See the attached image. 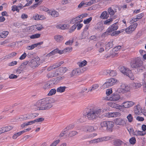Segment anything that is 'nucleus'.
<instances>
[{"label": "nucleus", "mask_w": 146, "mask_h": 146, "mask_svg": "<svg viewBox=\"0 0 146 146\" xmlns=\"http://www.w3.org/2000/svg\"><path fill=\"white\" fill-rule=\"evenodd\" d=\"M52 99L49 98L42 99L37 101L35 106L36 110H46L49 109L52 107Z\"/></svg>", "instance_id": "f257e3e1"}, {"label": "nucleus", "mask_w": 146, "mask_h": 146, "mask_svg": "<svg viewBox=\"0 0 146 146\" xmlns=\"http://www.w3.org/2000/svg\"><path fill=\"white\" fill-rule=\"evenodd\" d=\"M59 72L61 73H64L67 70V69L66 67H60L58 69Z\"/></svg>", "instance_id": "4c0bfd02"}, {"label": "nucleus", "mask_w": 146, "mask_h": 146, "mask_svg": "<svg viewBox=\"0 0 146 146\" xmlns=\"http://www.w3.org/2000/svg\"><path fill=\"white\" fill-rule=\"evenodd\" d=\"M107 72L111 76H114L117 74V72L115 70H108Z\"/></svg>", "instance_id": "7c9ffc66"}, {"label": "nucleus", "mask_w": 146, "mask_h": 146, "mask_svg": "<svg viewBox=\"0 0 146 146\" xmlns=\"http://www.w3.org/2000/svg\"><path fill=\"white\" fill-rule=\"evenodd\" d=\"M127 118L129 122H131L133 120V117L131 114H129L127 117Z\"/></svg>", "instance_id": "a18cd8bd"}, {"label": "nucleus", "mask_w": 146, "mask_h": 146, "mask_svg": "<svg viewBox=\"0 0 146 146\" xmlns=\"http://www.w3.org/2000/svg\"><path fill=\"white\" fill-rule=\"evenodd\" d=\"M74 42V40L73 39H72L71 40H69L67 41L65 43V44L66 45H71Z\"/></svg>", "instance_id": "052dcab7"}, {"label": "nucleus", "mask_w": 146, "mask_h": 146, "mask_svg": "<svg viewBox=\"0 0 146 146\" xmlns=\"http://www.w3.org/2000/svg\"><path fill=\"white\" fill-rule=\"evenodd\" d=\"M107 104L108 106L111 108H115L120 110H121V105L112 102H109L107 103Z\"/></svg>", "instance_id": "f3484780"}, {"label": "nucleus", "mask_w": 146, "mask_h": 146, "mask_svg": "<svg viewBox=\"0 0 146 146\" xmlns=\"http://www.w3.org/2000/svg\"><path fill=\"white\" fill-rule=\"evenodd\" d=\"M52 86L51 82L49 81L44 85L43 88L44 89H46L52 87Z\"/></svg>", "instance_id": "473e14b6"}, {"label": "nucleus", "mask_w": 146, "mask_h": 146, "mask_svg": "<svg viewBox=\"0 0 146 146\" xmlns=\"http://www.w3.org/2000/svg\"><path fill=\"white\" fill-rule=\"evenodd\" d=\"M119 69L120 72L124 75L128 76L131 80H134V76L131 70L124 66L120 67Z\"/></svg>", "instance_id": "39448f33"}, {"label": "nucleus", "mask_w": 146, "mask_h": 146, "mask_svg": "<svg viewBox=\"0 0 146 146\" xmlns=\"http://www.w3.org/2000/svg\"><path fill=\"white\" fill-rule=\"evenodd\" d=\"M108 11L110 14L111 15H113L115 13V12L114 10L112 9L111 7H110L108 9Z\"/></svg>", "instance_id": "5fc2aeb1"}, {"label": "nucleus", "mask_w": 146, "mask_h": 146, "mask_svg": "<svg viewBox=\"0 0 146 146\" xmlns=\"http://www.w3.org/2000/svg\"><path fill=\"white\" fill-rule=\"evenodd\" d=\"M112 90L111 88L108 89L106 90V94L108 96H108L110 95L111 94H112Z\"/></svg>", "instance_id": "13d9d810"}, {"label": "nucleus", "mask_w": 146, "mask_h": 146, "mask_svg": "<svg viewBox=\"0 0 146 146\" xmlns=\"http://www.w3.org/2000/svg\"><path fill=\"white\" fill-rule=\"evenodd\" d=\"M134 112L137 115H139L142 112V109L139 104L134 107Z\"/></svg>", "instance_id": "a211bd4d"}, {"label": "nucleus", "mask_w": 146, "mask_h": 146, "mask_svg": "<svg viewBox=\"0 0 146 146\" xmlns=\"http://www.w3.org/2000/svg\"><path fill=\"white\" fill-rule=\"evenodd\" d=\"M94 130V128L93 127L88 125L84 126L82 128V131L86 132H92Z\"/></svg>", "instance_id": "6ab92c4d"}, {"label": "nucleus", "mask_w": 146, "mask_h": 146, "mask_svg": "<svg viewBox=\"0 0 146 146\" xmlns=\"http://www.w3.org/2000/svg\"><path fill=\"white\" fill-rule=\"evenodd\" d=\"M118 26L115 23L110 26L108 29L106 31L103 33V35L106 36L111 35L112 32L116 31L118 28Z\"/></svg>", "instance_id": "0eeeda50"}, {"label": "nucleus", "mask_w": 146, "mask_h": 146, "mask_svg": "<svg viewBox=\"0 0 146 146\" xmlns=\"http://www.w3.org/2000/svg\"><path fill=\"white\" fill-rule=\"evenodd\" d=\"M113 21V19L112 18H110L108 19L105 21L104 22V24L105 25H109L110 24V22H112Z\"/></svg>", "instance_id": "680f3d73"}, {"label": "nucleus", "mask_w": 146, "mask_h": 146, "mask_svg": "<svg viewBox=\"0 0 146 146\" xmlns=\"http://www.w3.org/2000/svg\"><path fill=\"white\" fill-rule=\"evenodd\" d=\"M56 90L55 89H51L49 93H48V95L49 96H51L54 94L56 93Z\"/></svg>", "instance_id": "79ce46f5"}, {"label": "nucleus", "mask_w": 146, "mask_h": 146, "mask_svg": "<svg viewBox=\"0 0 146 146\" xmlns=\"http://www.w3.org/2000/svg\"><path fill=\"white\" fill-rule=\"evenodd\" d=\"M88 15L87 14H85L79 15L74 18L72 19L70 21V23H71L74 24L75 23H77V22L82 18L86 17Z\"/></svg>", "instance_id": "dca6fc26"}, {"label": "nucleus", "mask_w": 146, "mask_h": 146, "mask_svg": "<svg viewBox=\"0 0 146 146\" xmlns=\"http://www.w3.org/2000/svg\"><path fill=\"white\" fill-rule=\"evenodd\" d=\"M54 39L57 42L60 43L64 40V37L63 36L60 35H56L54 36Z\"/></svg>", "instance_id": "412c9836"}, {"label": "nucleus", "mask_w": 146, "mask_h": 146, "mask_svg": "<svg viewBox=\"0 0 146 146\" xmlns=\"http://www.w3.org/2000/svg\"><path fill=\"white\" fill-rule=\"evenodd\" d=\"M121 113L119 112H108L104 114V116L106 117H120L121 115Z\"/></svg>", "instance_id": "ddd939ff"}, {"label": "nucleus", "mask_w": 146, "mask_h": 146, "mask_svg": "<svg viewBox=\"0 0 146 146\" xmlns=\"http://www.w3.org/2000/svg\"><path fill=\"white\" fill-rule=\"evenodd\" d=\"M23 133L22 131L15 133L13 135L12 138L14 139H16L19 136L21 135Z\"/></svg>", "instance_id": "c9c22d12"}, {"label": "nucleus", "mask_w": 146, "mask_h": 146, "mask_svg": "<svg viewBox=\"0 0 146 146\" xmlns=\"http://www.w3.org/2000/svg\"><path fill=\"white\" fill-rule=\"evenodd\" d=\"M137 25L138 24L136 23L131 25L125 30L126 33L128 34L131 33L136 29Z\"/></svg>", "instance_id": "9b49d317"}, {"label": "nucleus", "mask_w": 146, "mask_h": 146, "mask_svg": "<svg viewBox=\"0 0 146 146\" xmlns=\"http://www.w3.org/2000/svg\"><path fill=\"white\" fill-rule=\"evenodd\" d=\"M110 87V85L108 84L107 81L104 83L102 86V88L104 89H106Z\"/></svg>", "instance_id": "774afa93"}, {"label": "nucleus", "mask_w": 146, "mask_h": 146, "mask_svg": "<svg viewBox=\"0 0 146 146\" xmlns=\"http://www.w3.org/2000/svg\"><path fill=\"white\" fill-rule=\"evenodd\" d=\"M74 125L73 124H71L68 125L65 129H66V131L72 129L74 128Z\"/></svg>", "instance_id": "49530a36"}, {"label": "nucleus", "mask_w": 146, "mask_h": 146, "mask_svg": "<svg viewBox=\"0 0 146 146\" xmlns=\"http://www.w3.org/2000/svg\"><path fill=\"white\" fill-rule=\"evenodd\" d=\"M99 1V0H92L89 2H85L84 1H82L78 5V7L80 8L83 6L86 7L90 6L93 4L98 2Z\"/></svg>", "instance_id": "9d476101"}, {"label": "nucleus", "mask_w": 146, "mask_h": 146, "mask_svg": "<svg viewBox=\"0 0 146 146\" xmlns=\"http://www.w3.org/2000/svg\"><path fill=\"white\" fill-rule=\"evenodd\" d=\"M55 49H54L51 52H50V53H49L48 54H47L46 55V57H50L51 56H52L53 55H54L56 54V51H55Z\"/></svg>", "instance_id": "864d4df0"}, {"label": "nucleus", "mask_w": 146, "mask_h": 146, "mask_svg": "<svg viewBox=\"0 0 146 146\" xmlns=\"http://www.w3.org/2000/svg\"><path fill=\"white\" fill-rule=\"evenodd\" d=\"M92 19V17H90L88 19L84 20L83 22L84 24H88L90 22Z\"/></svg>", "instance_id": "6e6d98bb"}, {"label": "nucleus", "mask_w": 146, "mask_h": 146, "mask_svg": "<svg viewBox=\"0 0 146 146\" xmlns=\"http://www.w3.org/2000/svg\"><path fill=\"white\" fill-rule=\"evenodd\" d=\"M8 31H4L1 32L0 33V38H5L9 34Z\"/></svg>", "instance_id": "2f4dec72"}, {"label": "nucleus", "mask_w": 146, "mask_h": 146, "mask_svg": "<svg viewBox=\"0 0 146 146\" xmlns=\"http://www.w3.org/2000/svg\"><path fill=\"white\" fill-rule=\"evenodd\" d=\"M121 98V96L119 94L117 93H113L110 96H106L104 99L117 103L119 101Z\"/></svg>", "instance_id": "423d86ee"}, {"label": "nucleus", "mask_w": 146, "mask_h": 146, "mask_svg": "<svg viewBox=\"0 0 146 146\" xmlns=\"http://www.w3.org/2000/svg\"><path fill=\"white\" fill-rule=\"evenodd\" d=\"M59 139H57L53 142L50 146H56L60 142Z\"/></svg>", "instance_id": "de8ad7c7"}, {"label": "nucleus", "mask_w": 146, "mask_h": 146, "mask_svg": "<svg viewBox=\"0 0 146 146\" xmlns=\"http://www.w3.org/2000/svg\"><path fill=\"white\" fill-rule=\"evenodd\" d=\"M136 141V139L134 137H132L130 138L129 140V141L130 143L132 145L134 144Z\"/></svg>", "instance_id": "3c124183"}, {"label": "nucleus", "mask_w": 146, "mask_h": 146, "mask_svg": "<svg viewBox=\"0 0 146 146\" xmlns=\"http://www.w3.org/2000/svg\"><path fill=\"white\" fill-rule=\"evenodd\" d=\"M66 129H64L61 132L60 134L59 135V137H61L64 136V135L66 133Z\"/></svg>", "instance_id": "4d7b16f0"}, {"label": "nucleus", "mask_w": 146, "mask_h": 146, "mask_svg": "<svg viewBox=\"0 0 146 146\" xmlns=\"http://www.w3.org/2000/svg\"><path fill=\"white\" fill-rule=\"evenodd\" d=\"M135 105V103L131 101H126L123 102L120 111L122 110L123 108H129Z\"/></svg>", "instance_id": "f8f14e48"}, {"label": "nucleus", "mask_w": 146, "mask_h": 146, "mask_svg": "<svg viewBox=\"0 0 146 146\" xmlns=\"http://www.w3.org/2000/svg\"><path fill=\"white\" fill-rule=\"evenodd\" d=\"M77 64L80 67H81L86 65L87 64V62L86 60H84L81 62H78Z\"/></svg>", "instance_id": "c756f323"}, {"label": "nucleus", "mask_w": 146, "mask_h": 146, "mask_svg": "<svg viewBox=\"0 0 146 146\" xmlns=\"http://www.w3.org/2000/svg\"><path fill=\"white\" fill-rule=\"evenodd\" d=\"M48 13L49 15H51L52 17H58L59 15L58 13L54 10H50Z\"/></svg>", "instance_id": "5701e85b"}, {"label": "nucleus", "mask_w": 146, "mask_h": 146, "mask_svg": "<svg viewBox=\"0 0 146 146\" xmlns=\"http://www.w3.org/2000/svg\"><path fill=\"white\" fill-rule=\"evenodd\" d=\"M11 10L13 11H17V12H19V9H18V6L14 5L12 6Z\"/></svg>", "instance_id": "bf43d9fd"}, {"label": "nucleus", "mask_w": 146, "mask_h": 146, "mask_svg": "<svg viewBox=\"0 0 146 146\" xmlns=\"http://www.w3.org/2000/svg\"><path fill=\"white\" fill-rule=\"evenodd\" d=\"M146 134V132L143 133V131L136 130L135 131L134 135L136 136H143Z\"/></svg>", "instance_id": "bb28decb"}, {"label": "nucleus", "mask_w": 146, "mask_h": 146, "mask_svg": "<svg viewBox=\"0 0 146 146\" xmlns=\"http://www.w3.org/2000/svg\"><path fill=\"white\" fill-rule=\"evenodd\" d=\"M40 34L36 33L34 35H32L30 36V38L31 39H35L39 38L40 36Z\"/></svg>", "instance_id": "58836bf2"}, {"label": "nucleus", "mask_w": 146, "mask_h": 146, "mask_svg": "<svg viewBox=\"0 0 146 146\" xmlns=\"http://www.w3.org/2000/svg\"><path fill=\"white\" fill-rule=\"evenodd\" d=\"M105 44L106 46V49H109L113 47V41H110L107 44Z\"/></svg>", "instance_id": "cd10ccee"}, {"label": "nucleus", "mask_w": 146, "mask_h": 146, "mask_svg": "<svg viewBox=\"0 0 146 146\" xmlns=\"http://www.w3.org/2000/svg\"><path fill=\"white\" fill-rule=\"evenodd\" d=\"M143 63L141 58L139 57L134 58L131 61L130 65L132 68H136L143 67Z\"/></svg>", "instance_id": "20e7f679"}, {"label": "nucleus", "mask_w": 146, "mask_h": 146, "mask_svg": "<svg viewBox=\"0 0 146 146\" xmlns=\"http://www.w3.org/2000/svg\"><path fill=\"white\" fill-rule=\"evenodd\" d=\"M99 87V85L98 84H94L92 86L91 89H89V90L90 91H91L92 90H94L96 89L97 88H98Z\"/></svg>", "instance_id": "8fccbe9b"}, {"label": "nucleus", "mask_w": 146, "mask_h": 146, "mask_svg": "<svg viewBox=\"0 0 146 146\" xmlns=\"http://www.w3.org/2000/svg\"><path fill=\"white\" fill-rule=\"evenodd\" d=\"M40 10L41 11H44L45 12H49V11L48 8L44 6L40 7Z\"/></svg>", "instance_id": "338daca9"}, {"label": "nucleus", "mask_w": 146, "mask_h": 146, "mask_svg": "<svg viewBox=\"0 0 146 146\" xmlns=\"http://www.w3.org/2000/svg\"><path fill=\"white\" fill-rule=\"evenodd\" d=\"M64 62L63 61H62L59 62H57L54 64L53 65L54 69H55L58 67L60 66L62 64H63Z\"/></svg>", "instance_id": "e433bc0d"}, {"label": "nucleus", "mask_w": 146, "mask_h": 146, "mask_svg": "<svg viewBox=\"0 0 146 146\" xmlns=\"http://www.w3.org/2000/svg\"><path fill=\"white\" fill-rule=\"evenodd\" d=\"M27 2H28V3H27L24 6H23L21 4H20L19 5H18V9L19 8V9H21L24 7L25 6H29L32 3L33 1V0H26Z\"/></svg>", "instance_id": "393cba45"}, {"label": "nucleus", "mask_w": 146, "mask_h": 146, "mask_svg": "<svg viewBox=\"0 0 146 146\" xmlns=\"http://www.w3.org/2000/svg\"><path fill=\"white\" fill-rule=\"evenodd\" d=\"M5 132L9 131L12 129L13 127L12 126H8L3 127Z\"/></svg>", "instance_id": "37998d69"}, {"label": "nucleus", "mask_w": 146, "mask_h": 146, "mask_svg": "<svg viewBox=\"0 0 146 146\" xmlns=\"http://www.w3.org/2000/svg\"><path fill=\"white\" fill-rule=\"evenodd\" d=\"M108 80L112 86L114 85L117 82V80L113 78H111Z\"/></svg>", "instance_id": "a19ab883"}, {"label": "nucleus", "mask_w": 146, "mask_h": 146, "mask_svg": "<svg viewBox=\"0 0 146 146\" xmlns=\"http://www.w3.org/2000/svg\"><path fill=\"white\" fill-rule=\"evenodd\" d=\"M121 46H118L114 47L113 50V52L115 53H117V52L119 51L121 49Z\"/></svg>", "instance_id": "ea45409f"}, {"label": "nucleus", "mask_w": 146, "mask_h": 146, "mask_svg": "<svg viewBox=\"0 0 146 146\" xmlns=\"http://www.w3.org/2000/svg\"><path fill=\"white\" fill-rule=\"evenodd\" d=\"M66 88V86H60L57 89V92L60 93L63 92L65 91Z\"/></svg>", "instance_id": "72a5a7b5"}, {"label": "nucleus", "mask_w": 146, "mask_h": 146, "mask_svg": "<svg viewBox=\"0 0 146 146\" xmlns=\"http://www.w3.org/2000/svg\"><path fill=\"white\" fill-rule=\"evenodd\" d=\"M76 24H74L69 29V32L72 33L74 31L76 28Z\"/></svg>", "instance_id": "0e129e2a"}, {"label": "nucleus", "mask_w": 146, "mask_h": 146, "mask_svg": "<svg viewBox=\"0 0 146 146\" xmlns=\"http://www.w3.org/2000/svg\"><path fill=\"white\" fill-rule=\"evenodd\" d=\"M55 76L54 73L53 72H50L48 73L46 77L48 78H52Z\"/></svg>", "instance_id": "603ef678"}, {"label": "nucleus", "mask_w": 146, "mask_h": 146, "mask_svg": "<svg viewBox=\"0 0 146 146\" xmlns=\"http://www.w3.org/2000/svg\"><path fill=\"white\" fill-rule=\"evenodd\" d=\"M102 109L93 107L91 108L87 112L86 117L90 121H94L101 114Z\"/></svg>", "instance_id": "f03ea898"}, {"label": "nucleus", "mask_w": 146, "mask_h": 146, "mask_svg": "<svg viewBox=\"0 0 146 146\" xmlns=\"http://www.w3.org/2000/svg\"><path fill=\"white\" fill-rule=\"evenodd\" d=\"M64 53L68 52H70L72 50V48L71 46H69L65 48L64 49Z\"/></svg>", "instance_id": "09e8293b"}, {"label": "nucleus", "mask_w": 146, "mask_h": 146, "mask_svg": "<svg viewBox=\"0 0 146 146\" xmlns=\"http://www.w3.org/2000/svg\"><path fill=\"white\" fill-rule=\"evenodd\" d=\"M28 64L27 61H26L22 63L19 67L17 69V72L19 74H20L23 71V67H25V65H27Z\"/></svg>", "instance_id": "aec40b11"}, {"label": "nucleus", "mask_w": 146, "mask_h": 146, "mask_svg": "<svg viewBox=\"0 0 146 146\" xmlns=\"http://www.w3.org/2000/svg\"><path fill=\"white\" fill-rule=\"evenodd\" d=\"M27 56V54L26 53L24 52L19 57V59L21 60L24 59Z\"/></svg>", "instance_id": "69168bd1"}, {"label": "nucleus", "mask_w": 146, "mask_h": 146, "mask_svg": "<svg viewBox=\"0 0 146 146\" xmlns=\"http://www.w3.org/2000/svg\"><path fill=\"white\" fill-rule=\"evenodd\" d=\"M35 47V45L34 44L31 45L27 46L26 47V49L28 50H31Z\"/></svg>", "instance_id": "e2e57ef3"}, {"label": "nucleus", "mask_w": 146, "mask_h": 146, "mask_svg": "<svg viewBox=\"0 0 146 146\" xmlns=\"http://www.w3.org/2000/svg\"><path fill=\"white\" fill-rule=\"evenodd\" d=\"M109 17V14L107 11H103L100 17L101 18L103 19H106L108 18Z\"/></svg>", "instance_id": "a878e982"}, {"label": "nucleus", "mask_w": 146, "mask_h": 146, "mask_svg": "<svg viewBox=\"0 0 146 146\" xmlns=\"http://www.w3.org/2000/svg\"><path fill=\"white\" fill-rule=\"evenodd\" d=\"M114 126V123L112 121L106 120L101 122L99 127L101 130L106 129L109 132L113 131V127Z\"/></svg>", "instance_id": "7ed1b4c3"}, {"label": "nucleus", "mask_w": 146, "mask_h": 146, "mask_svg": "<svg viewBox=\"0 0 146 146\" xmlns=\"http://www.w3.org/2000/svg\"><path fill=\"white\" fill-rule=\"evenodd\" d=\"M35 28L38 31H40L43 29V27L40 24H37L35 25Z\"/></svg>", "instance_id": "c03bdc74"}, {"label": "nucleus", "mask_w": 146, "mask_h": 146, "mask_svg": "<svg viewBox=\"0 0 146 146\" xmlns=\"http://www.w3.org/2000/svg\"><path fill=\"white\" fill-rule=\"evenodd\" d=\"M69 27V25L68 24L59 25H58L56 26V27L57 29L63 30L68 28Z\"/></svg>", "instance_id": "b1692460"}, {"label": "nucleus", "mask_w": 146, "mask_h": 146, "mask_svg": "<svg viewBox=\"0 0 146 146\" xmlns=\"http://www.w3.org/2000/svg\"><path fill=\"white\" fill-rule=\"evenodd\" d=\"M130 89L129 85L122 83L121 85L120 88L118 89L117 91L119 93H125L129 92Z\"/></svg>", "instance_id": "6e6552de"}, {"label": "nucleus", "mask_w": 146, "mask_h": 146, "mask_svg": "<svg viewBox=\"0 0 146 146\" xmlns=\"http://www.w3.org/2000/svg\"><path fill=\"white\" fill-rule=\"evenodd\" d=\"M78 133L77 131H72L69 132L68 135L69 137H72L77 134Z\"/></svg>", "instance_id": "f704fd0d"}, {"label": "nucleus", "mask_w": 146, "mask_h": 146, "mask_svg": "<svg viewBox=\"0 0 146 146\" xmlns=\"http://www.w3.org/2000/svg\"><path fill=\"white\" fill-rule=\"evenodd\" d=\"M105 46V44L104 43L99 42H98L96 45L97 50L99 53H102L104 51V47Z\"/></svg>", "instance_id": "4468645a"}, {"label": "nucleus", "mask_w": 146, "mask_h": 146, "mask_svg": "<svg viewBox=\"0 0 146 146\" xmlns=\"http://www.w3.org/2000/svg\"><path fill=\"white\" fill-rule=\"evenodd\" d=\"M40 58L38 57L35 58L30 60L28 63L29 66L31 68H34L38 67L39 65Z\"/></svg>", "instance_id": "1a4fd4ad"}, {"label": "nucleus", "mask_w": 146, "mask_h": 146, "mask_svg": "<svg viewBox=\"0 0 146 146\" xmlns=\"http://www.w3.org/2000/svg\"><path fill=\"white\" fill-rule=\"evenodd\" d=\"M123 143V142L121 140L117 139L113 140V143L115 146H121Z\"/></svg>", "instance_id": "4be33fe9"}, {"label": "nucleus", "mask_w": 146, "mask_h": 146, "mask_svg": "<svg viewBox=\"0 0 146 146\" xmlns=\"http://www.w3.org/2000/svg\"><path fill=\"white\" fill-rule=\"evenodd\" d=\"M114 121L117 125L124 126L126 124V122L124 119L120 117L115 119Z\"/></svg>", "instance_id": "2eb2a0df"}, {"label": "nucleus", "mask_w": 146, "mask_h": 146, "mask_svg": "<svg viewBox=\"0 0 146 146\" xmlns=\"http://www.w3.org/2000/svg\"><path fill=\"white\" fill-rule=\"evenodd\" d=\"M133 88L134 89H137L141 87L142 84L140 83L134 82L132 84Z\"/></svg>", "instance_id": "c85d7f7f"}]
</instances>
